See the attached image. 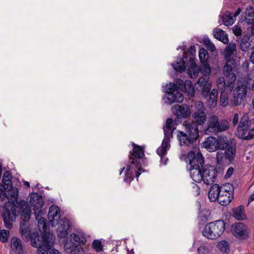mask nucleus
<instances>
[{
  "label": "nucleus",
  "mask_w": 254,
  "mask_h": 254,
  "mask_svg": "<svg viewBox=\"0 0 254 254\" xmlns=\"http://www.w3.org/2000/svg\"><path fill=\"white\" fill-rule=\"evenodd\" d=\"M208 57V55L207 50L204 48H201L199 51V58L201 63H205Z\"/></svg>",
  "instance_id": "nucleus-42"
},
{
  "label": "nucleus",
  "mask_w": 254,
  "mask_h": 254,
  "mask_svg": "<svg viewBox=\"0 0 254 254\" xmlns=\"http://www.w3.org/2000/svg\"><path fill=\"white\" fill-rule=\"evenodd\" d=\"M234 195L231 194V193L228 192H226V193H221L217 201L220 205L226 206L230 203Z\"/></svg>",
  "instance_id": "nucleus-27"
},
{
  "label": "nucleus",
  "mask_w": 254,
  "mask_h": 254,
  "mask_svg": "<svg viewBox=\"0 0 254 254\" xmlns=\"http://www.w3.org/2000/svg\"><path fill=\"white\" fill-rule=\"evenodd\" d=\"M239 122V115L237 113L234 114V117L232 119V123L234 126L238 125Z\"/></svg>",
  "instance_id": "nucleus-56"
},
{
  "label": "nucleus",
  "mask_w": 254,
  "mask_h": 254,
  "mask_svg": "<svg viewBox=\"0 0 254 254\" xmlns=\"http://www.w3.org/2000/svg\"><path fill=\"white\" fill-rule=\"evenodd\" d=\"M249 40V38L247 36H244L241 40L240 47L243 51H246L249 48L250 46Z\"/></svg>",
  "instance_id": "nucleus-45"
},
{
  "label": "nucleus",
  "mask_w": 254,
  "mask_h": 254,
  "mask_svg": "<svg viewBox=\"0 0 254 254\" xmlns=\"http://www.w3.org/2000/svg\"><path fill=\"white\" fill-rule=\"evenodd\" d=\"M177 137L181 146H188L193 143L192 140H190L188 134L182 131L178 132Z\"/></svg>",
  "instance_id": "nucleus-30"
},
{
  "label": "nucleus",
  "mask_w": 254,
  "mask_h": 254,
  "mask_svg": "<svg viewBox=\"0 0 254 254\" xmlns=\"http://www.w3.org/2000/svg\"><path fill=\"white\" fill-rule=\"evenodd\" d=\"M225 157L224 153L221 151H218L216 153V161L218 164L221 165L223 163V159Z\"/></svg>",
  "instance_id": "nucleus-52"
},
{
  "label": "nucleus",
  "mask_w": 254,
  "mask_h": 254,
  "mask_svg": "<svg viewBox=\"0 0 254 254\" xmlns=\"http://www.w3.org/2000/svg\"><path fill=\"white\" fill-rule=\"evenodd\" d=\"M5 195L7 198L12 201V203H14L16 204L17 201V197L18 195V190L17 188L13 187L12 185L9 187H4L3 188Z\"/></svg>",
  "instance_id": "nucleus-20"
},
{
  "label": "nucleus",
  "mask_w": 254,
  "mask_h": 254,
  "mask_svg": "<svg viewBox=\"0 0 254 254\" xmlns=\"http://www.w3.org/2000/svg\"><path fill=\"white\" fill-rule=\"evenodd\" d=\"M233 216L239 220H246L247 217L245 212L244 206L241 205L234 208L233 209Z\"/></svg>",
  "instance_id": "nucleus-25"
},
{
  "label": "nucleus",
  "mask_w": 254,
  "mask_h": 254,
  "mask_svg": "<svg viewBox=\"0 0 254 254\" xmlns=\"http://www.w3.org/2000/svg\"><path fill=\"white\" fill-rule=\"evenodd\" d=\"M209 217V214H208L207 211H202L199 213L198 219L200 222H201V224H203L208 221Z\"/></svg>",
  "instance_id": "nucleus-43"
},
{
  "label": "nucleus",
  "mask_w": 254,
  "mask_h": 254,
  "mask_svg": "<svg viewBox=\"0 0 254 254\" xmlns=\"http://www.w3.org/2000/svg\"><path fill=\"white\" fill-rule=\"evenodd\" d=\"M226 224L222 220H218L206 224L202 232L205 238L215 240L219 238L224 232Z\"/></svg>",
  "instance_id": "nucleus-6"
},
{
  "label": "nucleus",
  "mask_w": 254,
  "mask_h": 254,
  "mask_svg": "<svg viewBox=\"0 0 254 254\" xmlns=\"http://www.w3.org/2000/svg\"><path fill=\"white\" fill-rule=\"evenodd\" d=\"M213 35L215 38L221 41L224 44H228V38L226 32L219 28H215L213 31Z\"/></svg>",
  "instance_id": "nucleus-26"
},
{
  "label": "nucleus",
  "mask_w": 254,
  "mask_h": 254,
  "mask_svg": "<svg viewBox=\"0 0 254 254\" xmlns=\"http://www.w3.org/2000/svg\"><path fill=\"white\" fill-rule=\"evenodd\" d=\"M218 123L219 119L216 116L213 115L210 117L208 122L207 127L205 130L206 132L217 133Z\"/></svg>",
  "instance_id": "nucleus-22"
},
{
  "label": "nucleus",
  "mask_w": 254,
  "mask_h": 254,
  "mask_svg": "<svg viewBox=\"0 0 254 254\" xmlns=\"http://www.w3.org/2000/svg\"><path fill=\"white\" fill-rule=\"evenodd\" d=\"M30 203L34 206L33 210L36 216V219L38 220V226L39 230L41 232L43 231L44 233L47 232V220L42 217L38 218L39 217L46 212L45 209L43 208L44 201L42 196L36 192L31 193Z\"/></svg>",
  "instance_id": "nucleus-3"
},
{
  "label": "nucleus",
  "mask_w": 254,
  "mask_h": 254,
  "mask_svg": "<svg viewBox=\"0 0 254 254\" xmlns=\"http://www.w3.org/2000/svg\"><path fill=\"white\" fill-rule=\"evenodd\" d=\"M236 46L235 43H229L228 45H227L225 49L226 56L230 57L234 53V51L236 50Z\"/></svg>",
  "instance_id": "nucleus-39"
},
{
  "label": "nucleus",
  "mask_w": 254,
  "mask_h": 254,
  "mask_svg": "<svg viewBox=\"0 0 254 254\" xmlns=\"http://www.w3.org/2000/svg\"><path fill=\"white\" fill-rule=\"evenodd\" d=\"M222 137V136H220L216 138L212 136H209L202 142V145L209 152H214L219 150L220 140Z\"/></svg>",
  "instance_id": "nucleus-15"
},
{
  "label": "nucleus",
  "mask_w": 254,
  "mask_h": 254,
  "mask_svg": "<svg viewBox=\"0 0 254 254\" xmlns=\"http://www.w3.org/2000/svg\"><path fill=\"white\" fill-rule=\"evenodd\" d=\"M166 154H167V153H166V154H164V155H163V157L162 156V158H162H162H161V157L160 156H160V162H161V163H162V164H163V165H166V164H167V161H168V158H167V157H166Z\"/></svg>",
  "instance_id": "nucleus-61"
},
{
  "label": "nucleus",
  "mask_w": 254,
  "mask_h": 254,
  "mask_svg": "<svg viewBox=\"0 0 254 254\" xmlns=\"http://www.w3.org/2000/svg\"><path fill=\"white\" fill-rule=\"evenodd\" d=\"M247 94V85L238 83L233 94V104L236 106L242 104Z\"/></svg>",
  "instance_id": "nucleus-12"
},
{
  "label": "nucleus",
  "mask_w": 254,
  "mask_h": 254,
  "mask_svg": "<svg viewBox=\"0 0 254 254\" xmlns=\"http://www.w3.org/2000/svg\"><path fill=\"white\" fill-rule=\"evenodd\" d=\"M164 128H168V129L174 130L176 128L174 121L171 118H168L166 122V127Z\"/></svg>",
  "instance_id": "nucleus-51"
},
{
  "label": "nucleus",
  "mask_w": 254,
  "mask_h": 254,
  "mask_svg": "<svg viewBox=\"0 0 254 254\" xmlns=\"http://www.w3.org/2000/svg\"><path fill=\"white\" fill-rule=\"evenodd\" d=\"M9 232L6 230H2L0 232V240L3 243H6L8 240Z\"/></svg>",
  "instance_id": "nucleus-49"
},
{
  "label": "nucleus",
  "mask_w": 254,
  "mask_h": 254,
  "mask_svg": "<svg viewBox=\"0 0 254 254\" xmlns=\"http://www.w3.org/2000/svg\"><path fill=\"white\" fill-rule=\"evenodd\" d=\"M221 18L223 23L226 26L232 25L235 20L233 17L227 15L223 16Z\"/></svg>",
  "instance_id": "nucleus-44"
},
{
  "label": "nucleus",
  "mask_w": 254,
  "mask_h": 254,
  "mask_svg": "<svg viewBox=\"0 0 254 254\" xmlns=\"http://www.w3.org/2000/svg\"><path fill=\"white\" fill-rule=\"evenodd\" d=\"M219 150H224L225 158L232 162L236 154V142L234 139L228 140L225 136H222L220 139Z\"/></svg>",
  "instance_id": "nucleus-9"
},
{
  "label": "nucleus",
  "mask_w": 254,
  "mask_h": 254,
  "mask_svg": "<svg viewBox=\"0 0 254 254\" xmlns=\"http://www.w3.org/2000/svg\"><path fill=\"white\" fill-rule=\"evenodd\" d=\"M251 62L254 64V45L252 47V52L250 58Z\"/></svg>",
  "instance_id": "nucleus-63"
},
{
  "label": "nucleus",
  "mask_w": 254,
  "mask_h": 254,
  "mask_svg": "<svg viewBox=\"0 0 254 254\" xmlns=\"http://www.w3.org/2000/svg\"><path fill=\"white\" fill-rule=\"evenodd\" d=\"M208 79L204 77L200 78L197 81L196 84L200 88L205 86L206 84H208Z\"/></svg>",
  "instance_id": "nucleus-53"
},
{
  "label": "nucleus",
  "mask_w": 254,
  "mask_h": 254,
  "mask_svg": "<svg viewBox=\"0 0 254 254\" xmlns=\"http://www.w3.org/2000/svg\"><path fill=\"white\" fill-rule=\"evenodd\" d=\"M248 122H249V124L250 126V127L251 128V130L252 131V133L254 134V119L253 120H249V118L248 119Z\"/></svg>",
  "instance_id": "nucleus-57"
},
{
  "label": "nucleus",
  "mask_w": 254,
  "mask_h": 254,
  "mask_svg": "<svg viewBox=\"0 0 254 254\" xmlns=\"http://www.w3.org/2000/svg\"><path fill=\"white\" fill-rule=\"evenodd\" d=\"M31 214V208L27 202L24 200L15 203H9L3 207L2 217L5 227L11 229L12 222L15 221L16 216L20 214L25 218H28Z\"/></svg>",
  "instance_id": "nucleus-1"
},
{
  "label": "nucleus",
  "mask_w": 254,
  "mask_h": 254,
  "mask_svg": "<svg viewBox=\"0 0 254 254\" xmlns=\"http://www.w3.org/2000/svg\"><path fill=\"white\" fill-rule=\"evenodd\" d=\"M11 178L10 172L6 171L4 173L2 179L3 189L4 188V187H9L12 185Z\"/></svg>",
  "instance_id": "nucleus-36"
},
{
  "label": "nucleus",
  "mask_w": 254,
  "mask_h": 254,
  "mask_svg": "<svg viewBox=\"0 0 254 254\" xmlns=\"http://www.w3.org/2000/svg\"><path fill=\"white\" fill-rule=\"evenodd\" d=\"M229 127V122L226 120H222L219 121L217 129V133L226 130Z\"/></svg>",
  "instance_id": "nucleus-37"
},
{
  "label": "nucleus",
  "mask_w": 254,
  "mask_h": 254,
  "mask_svg": "<svg viewBox=\"0 0 254 254\" xmlns=\"http://www.w3.org/2000/svg\"><path fill=\"white\" fill-rule=\"evenodd\" d=\"M221 193H225L226 192L231 193L234 195V187L232 184H227L224 185L223 187H221Z\"/></svg>",
  "instance_id": "nucleus-40"
},
{
  "label": "nucleus",
  "mask_w": 254,
  "mask_h": 254,
  "mask_svg": "<svg viewBox=\"0 0 254 254\" xmlns=\"http://www.w3.org/2000/svg\"><path fill=\"white\" fill-rule=\"evenodd\" d=\"M221 91V94L220 97V104L223 107H225L228 104V97L226 95V92L227 91Z\"/></svg>",
  "instance_id": "nucleus-46"
},
{
  "label": "nucleus",
  "mask_w": 254,
  "mask_h": 254,
  "mask_svg": "<svg viewBox=\"0 0 254 254\" xmlns=\"http://www.w3.org/2000/svg\"><path fill=\"white\" fill-rule=\"evenodd\" d=\"M164 133V138L162 141L161 146L159 147L156 152L159 156L162 158L163 155L167 153V151L170 149V139L173 137V132L174 130L168 129V128H163Z\"/></svg>",
  "instance_id": "nucleus-14"
},
{
  "label": "nucleus",
  "mask_w": 254,
  "mask_h": 254,
  "mask_svg": "<svg viewBox=\"0 0 254 254\" xmlns=\"http://www.w3.org/2000/svg\"><path fill=\"white\" fill-rule=\"evenodd\" d=\"M185 82L181 79H177L176 83L170 82L164 86V92L166 93V102L171 104L175 102L181 103L184 100L183 95L179 91L184 88Z\"/></svg>",
  "instance_id": "nucleus-4"
},
{
  "label": "nucleus",
  "mask_w": 254,
  "mask_h": 254,
  "mask_svg": "<svg viewBox=\"0 0 254 254\" xmlns=\"http://www.w3.org/2000/svg\"><path fill=\"white\" fill-rule=\"evenodd\" d=\"M203 107L197 109L192 115L193 121L196 126H203L207 120V116Z\"/></svg>",
  "instance_id": "nucleus-17"
},
{
  "label": "nucleus",
  "mask_w": 254,
  "mask_h": 254,
  "mask_svg": "<svg viewBox=\"0 0 254 254\" xmlns=\"http://www.w3.org/2000/svg\"><path fill=\"white\" fill-rule=\"evenodd\" d=\"M20 231L22 235H23V233L28 232L29 231L28 228H26L24 224H20Z\"/></svg>",
  "instance_id": "nucleus-59"
},
{
  "label": "nucleus",
  "mask_w": 254,
  "mask_h": 254,
  "mask_svg": "<svg viewBox=\"0 0 254 254\" xmlns=\"http://www.w3.org/2000/svg\"><path fill=\"white\" fill-rule=\"evenodd\" d=\"M189 62L190 64L191 68H196L197 65L195 64L194 60L192 57L190 58Z\"/></svg>",
  "instance_id": "nucleus-60"
},
{
  "label": "nucleus",
  "mask_w": 254,
  "mask_h": 254,
  "mask_svg": "<svg viewBox=\"0 0 254 254\" xmlns=\"http://www.w3.org/2000/svg\"><path fill=\"white\" fill-rule=\"evenodd\" d=\"M233 33L236 35V36L240 35L242 33V30L241 28L239 27H236L233 29Z\"/></svg>",
  "instance_id": "nucleus-62"
},
{
  "label": "nucleus",
  "mask_w": 254,
  "mask_h": 254,
  "mask_svg": "<svg viewBox=\"0 0 254 254\" xmlns=\"http://www.w3.org/2000/svg\"><path fill=\"white\" fill-rule=\"evenodd\" d=\"M189 70L190 73V72L191 71H192L194 76H196L198 73V70H197V67L195 69V68H191V67H190V68H189Z\"/></svg>",
  "instance_id": "nucleus-64"
},
{
  "label": "nucleus",
  "mask_w": 254,
  "mask_h": 254,
  "mask_svg": "<svg viewBox=\"0 0 254 254\" xmlns=\"http://www.w3.org/2000/svg\"><path fill=\"white\" fill-rule=\"evenodd\" d=\"M184 59L186 60L187 59V54L186 52L184 53L183 57L180 59V62L173 63L171 64L176 71H179L181 73L185 71L187 64L185 61Z\"/></svg>",
  "instance_id": "nucleus-23"
},
{
  "label": "nucleus",
  "mask_w": 254,
  "mask_h": 254,
  "mask_svg": "<svg viewBox=\"0 0 254 254\" xmlns=\"http://www.w3.org/2000/svg\"><path fill=\"white\" fill-rule=\"evenodd\" d=\"M217 86L220 91L231 92L232 90L227 87V83L226 84L225 79L223 77H219L217 78Z\"/></svg>",
  "instance_id": "nucleus-34"
},
{
  "label": "nucleus",
  "mask_w": 254,
  "mask_h": 254,
  "mask_svg": "<svg viewBox=\"0 0 254 254\" xmlns=\"http://www.w3.org/2000/svg\"><path fill=\"white\" fill-rule=\"evenodd\" d=\"M10 248L15 253L21 252L23 250L21 240L16 237H13L10 240Z\"/></svg>",
  "instance_id": "nucleus-28"
},
{
  "label": "nucleus",
  "mask_w": 254,
  "mask_h": 254,
  "mask_svg": "<svg viewBox=\"0 0 254 254\" xmlns=\"http://www.w3.org/2000/svg\"><path fill=\"white\" fill-rule=\"evenodd\" d=\"M173 109L174 113L179 118H187L190 114V107L187 105H176Z\"/></svg>",
  "instance_id": "nucleus-18"
},
{
  "label": "nucleus",
  "mask_w": 254,
  "mask_h": 254,
  "mask_svg": "<svg viewBox=\"0 0 254 254\" xmlns=\"http://www.w3.org/2000/svg\"><path fill=\"white\" fill-rule=\"evenodd\" d=\"M133 147L132 151L130 152L129 160L127 165L124 182L129 184L133 180V171L141 170V161L144 157V149L143 147L133 143Z\"/></svg>",
  "instance_id": "nucleus-2"
},
{
  "label": "nucleus",
  "mask_w": 254,
  "mask_h": 254,
  "mask_svg": "<svg viewBox=\"0 0 254 254\" xmlns=\"http://www.w3.org/2000/svg\"><path fill=\"white\" fill-rule=\"evenodd\" d=\"M231 232L239 239H246L249 236L248 227L242 222L233 224L231 226Z\"/></svg>",
  "instance_id": "nucleus-13"
},
{
  "label": "nucleus",
  "mask_w": 254,
  "mask_h": 254,
  "mask_svg": "<svg viewBox=\"0 0 254 254\" xmlns=\"http://www.w3.org/2000/svg\"><path fill=\"white\" fill-rule=\"evenodd\" d=\"M52 246L53 245L42 249L39 252V254H60L58 250L55 249H51Z\"/></svg>",
  "instance_id": "nucleus-38"
},
{
  "label": "nucleus",
  "mask_w": 254,
  "mask_h": 254,
  "mask_svg": "<svg viewBox=\"0 0 254 254\" xmlns=\"http://www.w3.org/2000/svg\"><path fill=\"white\" fill-rule=\"evenodd\" d=\"M235 61L233 59L227 61L224 67V73L227 78H228L227 87L230 90H233L234 87L236 77L234 73Z\"/></svg>",
  "instance_id": "nucleus-11"
},
{
  "label": "nucleus",
  "mask_w": 254,
  "mask_h": 254,
  "mask_svg": "<svg viewBox=\"0 0 254 254\" xmlns=\"http://www.w3.org/2000/svg\"><path fill=\"white\" fill-rule=\"evenodd\" d=\"M244 20L248 24H251L254 20V8L252 6H247Z\"/></svg>",
  "instance_id": "nucleus-32"
},
{
  "label": "nucleus",
  "mask_w": 254,
  "mask_h": 254,
  "mask_svg": "<svg viewBox=\"0 0 254 254\" xmlns=\"http://www.w3.org/2000/svg\"><path fill=\"white\" fill-rule=\"evenodd\" d=\"M31 234L32 233H31V232L29 230L28 232L23 233V235H22V236L26 241H27L29 240L31 241Z\"/></svg>",
  "instance_id": "nucleus-58"
},
{
  "label": "nucleus",
  "mask_w": 254,
  "mask_h": 254,
  "mask_svg": "<svg viewBox=\"0 0 254 254\" xmlns=\"http://www.w3.org/2000/svg\"><path fill=\"white\" fill-rule=\"evenodd\" d=\"M64 249L65 251L69 254H79L80 249L78 247L70 241L67 240L64 245Z\"/></svg>",
  "instance_id": "nucleus-29"
},
{
  "label": "nucleus",
  "mask_w": 254,
  "mask_h": 254,
  "mask_svg": "<svg viewBox=\"0 0 254 254\" xmlns=\"http://www.w3.org/2000/svg\"><path fill=\"white\" fill-rule=\"evenodd\" d=\"M187 159L189 162L190 173L191 178L198 179L199 177L198 174L202 167L204 166V158L202 154L198 151L195 153L194 151L188 152Z\"/></svg>",
  "instance_id": "nucleus-5"
},
{
  "label": "nucleus",
  "mask_w": 254,
  "mask_h": 254,
  "mask_svg": "<svg viewBox=\"0 0 254 254\" xmlns=\"http://www.w3.org/2000/svg\"><path fill=\"white\" fill-rule=\"evenodd\" d=\"M50 232L43 233L41 237L38 232H33L31 234V244L35 247L38 248L40 252L42 249L48 246L53 245V242Z\"/></svg>",
  "instance_id": "nucleus-8"
},
{
  "label": "nucleus",
  "mask_w": 254,
  "mask_h": 254,
  "mask_svg": "<svg viewBox=\"0 0 254 254\" xmlns=\"http://www.w3.org/2000/svg\"><path fill=\"white\" fill-rule=\"evenodd\" d=\"M208 104L209 107L213 108L216 106L218 99V91L216 89H213L210 92Z\"/></svg>",
  "instance_id": "nucleus-31"
},
{
  "label": "nucleus",
  "mask_w": 254,
  "mask_h": 254,
  "mask_svg": "<svg viewBox=\"0 0 254 254\" xmlns=\"http://www.w3.org/2000/svg\"><path fill=\"white\" fill-rule=\"evenodd\" d=\"M219 172L213 165H205L199 172V179H193V181L196 183H200L202 181L207 185L213 184L218 176Z\"/></svg>",
  "instance_id": "nucleus-7"
},
{
  "label": "nucleus",
  "mask_w": 254,
  "mask_h": 254,
  "mask_svg": "<svg viewBox=\"0 0 254 254\" xmlns=\"http://www.w3.org/2000/svg\"><path fill=\"white\" fill-rule=\"evenodd\" d=\"M234 171V169L233 167H229L226 172V173L225 175V178L226 179L230 178L232 176V174H233Z\"/></svg>",
  "instance_id": "nucleus-55"
},
{
  "label": "nucleus",
  "mask_w": 254,
  "mask_h": 254,
  "mask_svg": "<svg viewBox=\"0 0 254 254\" xmlns=\"http://www.w3.org/2000/svg\"><path fill=\"white\" fill-rule=\"evenodd\" d=\"M203 43L206 45L208 50L211 52H213L215 50V47L210 41V39L208 37L204 38Z\"/></svg>",
  "instance_id": "nucleus-48"
},
{
  "label": "nucleus",
  "mask_w": 254,
  "mask_h": 254,
  "mask_svg": "<svg viewBox=\"0 0 254 254\" xmlns=\"http://www.w3.org/2000/svg\"><path fill=\"white\" fill-rule=\"evenodd\" d=\"M248 117L243 116L240 121L237 128V135L241 139L244 140H250L254 138V134L252 133L249 122Z\"/></svg>",
  "instance_id": "nucleus-10"
},
{
  "label": "nucleus",
  "mask_w": 254,
  "mask_h": 254,
  "mask_svg": "<svg viewBox=\"0 0 254 254\" xmlns=\"http://www.w3.org/2000/svg\"><path fill=\"white\" fill-rule=\"evenodd\" d=\"M187 129L188 135L190 137V140L194 142L198 136V127L194 124H190L188 126Z\"/></svg>",
  "instance_id": "nucleus-24"
},
{
  "label": "nucleus",
  "mask_w": 254,
  "mask_h": 254,
  "mask_svg": "<svg viewBox=\"0 0 254 254\" xmlns=\"http://www.w3.org/2000/svg\"><path fill=\"white\" fill-rule=\"evenodd\" d=\"M198 254H209V251L207 247L200 246L197 249Z\"/></svg>",
  "instance_id": "nucleus-54"
},
{
  "label": "nucleus",
  "mask_w": 254,
  "mask_h": 254,
  "mask_svg": "<svg viewBox=\"0 0 254 254\" xmlns=\"http://www.w3.org/2000/svg\"><path fill=\"white\" fill-rule=\"evenodd\" d=\"M48 217L52 226H56L60 219L61 214L59 208L56 205H52L49 208Z\"/></svg>",
  "instance_id": "nucleus-16"
},
{
  "label": "nucleus",
  "mask_w": 254,
  "mask_h": 254,
  "mask_svg": "<svg viewBox=\"0 0 254 254\" xmlns=\"http://www.w3.org/2000/svg\"><path fill=\"white\" fill-rule=\"evenodd\" d=\"M184 88L190 96H194V89L190 80H186L185 81Z\"/></svg>",
  "instance_id": "nucleus-35"
},
{
  "label": "nucleus",
  "mask_w": 254,
  "mask_h": 254,
  "mask_svg": "<svg viewBox=\"0 0 254 254\" xmlns=\"http://www.w3.org/2000/svg\"><path fill=\"white\" fill-rule=\"evenodd\" d=\"M211 88V83H209L206 84L205 86H203L200 88L201 89V94L202 97L204 98H206L209 94L210 93V91Z\"/></svg>",
  "instance_id": "nucleus-41"
},
{
  "label": "nucleus",
  "mask_w": 254,
  "mask_h": 254,
  "mask_svg": "<svg viewBox=\"0 0 254 254\" xmlns=\"http://www.w3.org/2000/svg\"><path fill=\"white\" fill-rule=\"evenodd\" d=\"M217 247L220 252L222 253L223 254H228L230 252L229 244L225 240L219 242L217 244Z\"/></svg>",
  "instance_id": "nucleus-33"
},
{
  "label": "nucleus",
  "mask_w": 254,
  "mask_h": 254,
  "mask_svg": "<svg viewBox=\"0 0 254 254\" xmlns=\"http://www.w3.org/2000/svg\"><path fill=\"white\" fill-rule=\"evenodd\" d=\"M58 236L60 238H65L68 235L67 231L69 228V221L67 219H65L64 220L63 219H60L58 220Z\"/></svg>",
  "instance_id": "nucleus-19"
},
{
  "label": "nucleus",
  "mask_w": 254,
  "mask_h": 254,
  "mask_svg": "<svg viewBox=\"0 0 254 254\" xmlns=\"http://www.w3.org/2000/svg\"><path fill=\"white\" fill-rule=\"evenodd\" d=\"M92 247L97 252H100L103 249L101 241L98 240H95L93 241Z\"/></svg>",
  "instance_id": "nucleus-50"
},
{
  "label": "nucleus",
  "mask_w": 254,
  "mask_h": 254,
  "mask_svg": "<svg viewBox=\"0 0 254 254\" xmlns=\"http://www.w3.org/2000/svg\"><path fill=\"white\" fill-rule=\"evenodd\" d=\"M69 240L72 242V243H73L75 245V246L78 247L81 243V240L79 236L76 234H71L70 236V238Z\"/></svg>",
  "instance_id": "nucleus-47"
},
{
  "label": "nucleus",
  "mask_w": 254,
  "mask_h": 254,
  "mask_svg": "<svg viewBox=\"0 0 254 254\" xmlns=\"http://www.w3.org/2000/svg\"><path fill=\"white\" fill-rule=\"evenodd\" d=\"M221 193V187L217 184H213L208 193L209 200L211 202L216 201L219 198Z\"/></svg>",
  "instance_id": "nucleus-21"
}]
</instances>
